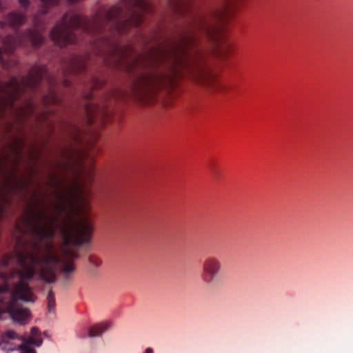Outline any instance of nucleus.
<instances>
[{
    "label": "nucleus",
    "instance_id": "nucleus-1",
    "mask_svg": "<svg viewBox=\"0 0 353 353\" xmlns=\"http://www.w3.org/2000/svg\"><path fill=\"white\" fill-rule=\"evenodd\" d=\"M48 185L53 189L55 210L64 214V218H57L48 212L44 200L46 194L35 191L31 196L28 207L17 225L21 232L32 230L35 239L32 243L33 250L26 256L19 257L20 268L10 275L0 272V279L7 282L10 278L17 277L12 291L10 301L17 300L34 302L36 296L28 284L34 274H38L46 282H53L59 263L66 274L74 271L72 262L77 254L69 243L81 245L88 243L92 238L93 227L87 218L74 219L68 213V203L65 190L57 177L50 179ZM8 264V259L3 258L0 268Z\"/></svg>",
    "mask_w": 353,
    "mask_h": 353
},
{
    "label": "nucleus",
    "instance_id": "nucleus-2",
    "mask_svg": "<svg viewBox=\"0 0 353 353\" xmlns=\"http://www.w3.org/2000/svg\"><path fill=\"white\" fill-rule=\"evenodd\" d=\"M19 145H10L0 154V218L8 203L9 196L22 190L30 179L17 172Z\"/></svg>",
    "mask_w": 353,
    "mask_h": 353
},
{
    "label": "nucleus",
    "instance_id": "nucleus-3",
    "mask_svg": "<svg viewBox=\"0 0 353 353\" xmlns=\"http://www.w3.org/2000/svg\"><path fill=\"white\" fill-rule=\"evenodd\" d=\"M79 17L76 14H66L60 24H57L50 32L51 39L57 43L61 44L70 41L68 28L78 24Z\"/></svg>",
    "mask_w": 353,
    "mask_h": 353
},
{
    "label": "nucleus",
    "instance_id": "nucleus-4",
    "mask_svg": "<svg viewBox=\"0 0 353 353\" xmlns=\"http://www.w3.org/2000/svg\"><path fill=\"white\" fill-rule=\"evenodd\" d=\"M165 76L159 72L147 74L140 77L134 84V90L137 92L149 90L161 86L165 82Z\"/></svg>",
    "mask_w": 353,
    "mask_h": 353
},
{
    "label": "nucleus",
    "instance_id": "nucleus-5",
    "mask_svg": "<svg viewBox=\"0 0 353 353\" xmlns=\"http://www.w3.org/2000/svg\"><path fill=\"white\" fill-rule=\"evenodd\" d=\"M221 270V261L216 258H210L205 261L203 265V280L208 285H213Z\"/></svg>",
    "mask_w": 353,
    "mask_h": 353
},
{
    "label": "nucleus",
    "instance_id": "nucleus-6",
    "mask_svg": "<svg viewBox=\"0 0 353 353\" xmlns=\"http://www.w3.org/2000/svg\"><path fill=\"white\" fill-rule=\"evenodd\" d=\"M5 312L10 314L14 321L21 324L26 323L30 316V313L28 309L19 306L16 303H13V301H10L6 309L4 310L2 299L0 298V314Z\"/></svg>",
    "mask_w": 353,
    "mask_h": 353
},
{
    "label": "nucleus",
    "instance_id": "nucleus-7",
    "mask_svg": "<svg viewBox=\"0 0 353 353\" xmlns=\"http://www.w3.org/2000/svg\"><path fill=\"white\" fill-rule=\"evenodd\" d=\"M23 86V84H21L17 80L14 79L0 94V116L9 108L11 101L21 90Z\"/></svg>",
    "mask_w": 353,
    "mask_h": 353
},
{
    "label": "nucleus",
    "instance_id": "nucleus-8",
    "mask_svg": "<svg viewBox=\"0 0 353 353\" xmlns=\"http://www.w3.org/2000/svg\"><path fill=\"white\" fill-rule=\"evenodd\" d=\"M12 341H19L27 343L29 345L39 346L42 343V338L40 332L37 328H32L30 336L25 339L12 330H8L5 332V343H10Z\"/></svg>",
    "mask_w": 353,
    "mask_h": 353
},
{
    "label": "nucleus",
    "instance_id": "nucleus-9",
    "mask_svg": "<svg viewBox=\"0 0 353 353\" xmlns=\"http://www.w3.org/2000/svg\"><path fill=\"white\" fill-rule=\"evenodd\" d=\"M12 341L10 343H5V334L2 336V339L0 341V346L3 350L6 351H11L16 349L18 347L20 350V353H36L34 349L30 347V345L27 343L20 341L19 344H15Z\"/></svg>",
    "mask_w": 353,
    "mask_h": 353
},
{
    "label": "nucleus",
    "instance_id": "nucleus-10",
    "mask_svg": "<svg viewBox=\"0 0 353 353\" xmlns=\"http://www.w3.org/2000/svg\"><path fill=\"white\" fill-rule=\"evenodd\" d=\"M74 195V209L78 214H83L90 209V203L85 196L79 193H73Z\"/></svg>",
    "mask_w": 353,
    "mask_h": 353
},
{
    "label": "nucleus",
    "instance_id": "nucleus-11",
    "mask_svg": "<svg viewBox=\"0 0 353 353\" xmlns=\"http://www.w3.org/2000/svg\"><path fill=\"white\" fill-rule=\"evenodd\" d=\"M23 38L20 34H15L12 36L6 37L3 41V50L6 52H10L23 43Z\"/></svg>",
    "mask_w": 353,
    "mask_h": 353
},
{
    "label": "nucleus",
    "instance_id": "nucleus-12",
    "mask_svg": "<svg viewBox=\"0 0 353 353\" xmlns=\"http://www.w3.org/2000/svg\"><path fill=\"white\" fill-rule=\"evenodd\" d=\"M209 70L204 66H198L192 69L191 72L192 78L199 83L207 82L210 77Z\"/></svg>",
    "mask_w": 353,
    "mask_h": 353
},
{
    "label": "nucleus",
    "instance_id": "nucleus-13",
    "mask_svg": "<svg viewBox=\"0 0 353 353\" xmlns=\"http://www.w3.org/2000/svg\"><path fill=\"white\" fill-rule=\"evenodd\" d=\"M43 71V68L39 66L32 68L23 84L31 87L35 85L40 79Z\"/></svg>",
    "mask_w": 353,
    "mask_h": 353
},
{
    "label": "nucleus",
    "instance_id": "nucleus-14",
    "mask_svg": "<svg viewBox=\"0 0 353 353\" xmlns=\"http://www.w3.org/2000/svg\"><path fill=\"white\" fill-rule=\"evenodd\" d=\"M110 326V324L107 322L101 323L99 324H97L93 325L89 330V335L90 336H96L101 333H103L104 331L108 330Z\"/></svg>",
    "mask_w": 353,
    "mask_h": 353
},
{
    "label": "nucleus",
    "instance_id": "nucleus-15",
    "mask_svg": "<svg viewBox=\"0 0 353 353\" xmlns=\"http://www.w3.org/2000/svg\"><path fill=\"white\" fill-rule=\"evenodd\" d=\"M24 17L21 13L12 12L10 13L6 19V23L9 26H17L20 25L24 21Z\"/></svg>",
    "mask_w": 353,
    "mask_h": 353
},
{
    "label": "nucleus",
    "instance_id": "nucleus-16",
    "mask_svg": "<svg viewBox=\"0 0 353 353\" xmlns=\"http://www.w3.org/2000/svg\"><path fill=\"white\" fill-rule=\"evenodd\" d=\"M32 111V105L30 103L28 102L24 104L23 107H21L17 112V114L18 117H23L29 113H30Z\"/></svg>",
    "mask_w": 353,
    "mask_h": 353
},
{
    "label": "nucleus",
    "instance_id": "nucleus-17",
    "mask_svg": "<svg viewBox=\"0 0 353 353\" xmlns=\"http://www.w3.org/2000/svg\"><path fill=\"white\" fill-rule=\"evenodd\" d=\"M33 44H39L42 41L41 36L37 32H30L27 36Z\"/></svg>",
    "mask_w": 353,
    "mask_h": 353
},
{
    "label": "nucleus",
    "instance_id": "nucleus-18",
    "mask_svg": "<svg viewBox=\"0 0 353 353\" xmlns=\"http://www.w3.org/2000/svg\"><path fill=\"white\" fill-rule=\"evenodd\" d=\"M141 14L139 13V14H135L132 18V23L133 25H137L139 23V22L141 21Z\"/></svg>",
    "mask_w": 353,
    "mask_h": 353
},
{
    "label": "nucleus",
    "instance_id": "nucleus-19",
    "mask_svg": "<svg viewBox=\"0 0 353 353\" xmlns=\"http://www.w3.org/2000/svg\"><path fill=\"white\" fill-rule=\"evenodd\" d=\"M136 5L142 12L144 11L145 4L142 0L136 1Z\"/></svg>",
    "mask_w": 353,
    "mask_h": 353
},
{
    "label": "nucleus",
    "instance_id": "nucleus-20",
    "mask_svg": "<svg viewBox=\"0 0 353 353\" xmlns=\"http://www.w3.org/2000/svg\"><path fill=\"white\" fill-rule=\"evenodd\" d=\"M91 261H92V262L94 263V265H96V266H99V265H101V261H99V259H91Z\"/></svg>",
    "mask_w": 353,
    "mask_h": 353
},
{
    "label": "nucleus",
    "instance_id": "nucleus-21",
    "mask_svg": "<svg viewBox=\"0 0 353 353\" xmlns=\"http://www.w3.org/2000/svg\"><path fill=\"white\" fill-rule=\"evenodd\" d=\"M8 284H3V285L0 286V292H5L8 290Z\"/></svg>",
    "mask_w": 353,
    "mask_h": 353
},
{
    "label": "nucleus",
    "instance_id": "nucleus-22",
    "mask_svg": "<svg viewBox=\"0 0 353 353\" xmlns=\"http://www.w3.org/2000/svg\"><path fill=\"white\" fill-rule=\"evenodd\" d=\"M19 3L21 6H26L28 4V0H19Z\"/></svg>",
    "mask_w": 353,
    "mask_h": 353
},
{
    "label": "nucleus",
    "instance_id": "nucleus-23",
    "mask_svg": "<svg viewBox=\"0 0 353 353\" xmlns=\"http://www.w3.org/2000/svg\"><path fill=\"white\" fill-rule=\"evenodd\" d=\"M43 2L45 3H55L57 0H42Z\"/></svg>",
    "mask_w": 353,
    "mask_h": 353
},
{
    "label": "nucleus",
    "instance_id": "nucleus-24",
    "mask_svg": "<svg viewBox=\"0 0 353 353\" xmlns=\"http://www.w3.org/2000/svg\"><path fill=\"white\" fill-rule=\"evenodd\" d=\"M143 353H153V350L152 348L148 347L145 350V351Z\"/></svg>",
    "mask_w": 353,
    "mask_h": 353
},
{
    "label": "nucleus",
    "instance_id": "nucleus-25",
    "mask_svg": "<svg viewBox=\"0 0 353 353\" xmlns=\"http://www.w3.org/2000/svg\"><path fill=\"white\" fill-rule=\"evenodd\" d=\"M0 26H1V23H0Z\"/></svg>",
    "mask_w": 353,
    "mask_h": 353
}]
</instances>
